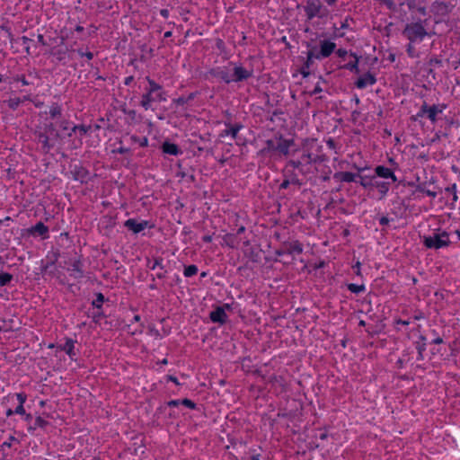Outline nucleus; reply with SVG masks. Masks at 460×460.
Returning a JSON list of instances; mask_svg holds the SVG:
<instances>
[{
    "mask_svg": "<svg viewBox=\"0 0 460 460\" xmlns=\"http://www.w3.org/2000/svg\"><path fill=\"white\" fill-rule=\"evenodd\" d=\"M234 225L232 224V248L241 250L244 256L252 261H259V251L250 243L252 231H247L249 224L246 214L238 212L234 215Z\"/></svg>",
    "mask_w": 460,
    "mask_h": 460,
    "instance_id": "1",
    "label": "nucleus"
},
{
    "mask_svg": "<svg viewBox=\"0 0 460 460\" xmlns=\"http://www.w3.org/2000/svg\"><path fill=\"white\" fill-rule=\"evenodd\" d=\"M293 145V139H286L282 135L275 136L273 138L265 141V146L259 151L258 155L270 158L277 155L287 156L289 154L290 146Z\"/></svg>",
    "mask_w": 460,
    "mask_h": 460,
    "instance_id": "2",
    "label": "nucleus"
},
{
    "mask_svg": "<svg viewBox=\"0 0 460 460\" xmlns=\"http://www.w3.org/2000/svg\"><path fill=\"white\" fill-rule=\"evenodd\" d=\"M421 20L407 23L402 31V35L410 42L422 41L423 39L428 35V32L422 23Z\"/></svg>",
    "mask_w": 460,
    "mask_h": 460,
    "instance_id": "3",
    "label": "nucleus"
},
{
    "mask_svg": "<svg viewBox=\"0 0 460 460\" xmlns=\"http://www.w3.org/2000/svg\"><path fill=\"white\" fill-rule=\"evenodd\" d=\"M450 243L449 234L447 231L433 233L431 235L423 236V244L428 249L438 250L449 246Z\"/></svg>",
    "mask_w": 460,
    "mask_h": 460,
    "instance_id": "4",
    "label": "nucleus"
},
{
    "mask_svg": "<svg viewBox=\"0 0 460 460\" xmlns=\"http://www.w3.org/2000/svg\"><path fill=\"white\" fill-rule=\"evenodd\" d=\"M306 47L308 49L306 59L300 69V74L303 77H307L310 75L311 66L314 64V59H315L314 50H317V46L313 41L306 42Z\"/></svg>",
    "mask_w": 460,
    "mask_h": 460,
    "instance_id": "5",
    "label": "nucleus"
},
{
    "mask_svg": "<svg viewBox=\"0 0 460 460\" xmlns=\"http://www.w3.org/2000/svg\"><path fill=\"white\" fill-rule=\"evenodd\" d=\"M320 49L314 50L315 59L322 60L329 58L336 49V43L329 40H320Z\"/></svg>",
    "mask_w": 460,
    "mask_h": 460,
    "instance_id": "6",
    "label": "nucleus"
},
{
    "mask_svg": "<svg viewBox=\"0 0 460 460\" xmlns=\"http://www.w3.org/2000/svg\"><path fill=\"white\" fill-rule=\"evenodd\" d=\"M38 143L41 145L40 149L43 154H48L54 146L55 142L52 141L51 136L46 134L43 130L37 128L34 132Z\"/></svg>",
    "mask_w": 460,
    "mask_h": 460,
    "instance_id": "7",
    "label": "nucleus"
},
{
    "mask_svg": "<svg viewBox=\"0 0 460 460\" xmlns=\"http://www.w3.org/2000/svg\"><path fill=\"white\" fill-rule=\"evenodd\" d=\"M95 296L96 298L92 302V305L96 311L93 313L92 318L93 323H100L101 319L106 317L102 311V304L105 301V297L101 292L96 293Z\"/></svg>",
    "mask_w": 460,
    "mask_h": 460,
    "instance_id": "8",
    "label": "nucleus"
},
{
    "mask_svg": "<svg viewBox=\"0 0 460 460\" xmlns=\"http://www.w3.org/2000/svg\"><path fill=\"white\" fill-rule=\"evenodd\" d=\"M453 8L454 5L450 3L437 0L432 3L430 6V12L436 16L444 17L448 15Z\"/></svg>",
    "mask_w": 460,
    "mask_h": 460,
    "instance_id": "9",
    "label": "nucleus"
},
{
    "mask_svg": "<svg viewBox=\"0 0 460 460\" xmlns=\"http://www.w3.org/2000/svg\"><path fill=\"white\" fill-rule=\"evenodd\" d=\"M321 0H306V4L304 6V11L308 20H312L320 15L322 9Z\"/></svg>",
    "mask_w": 460,
    "mask_h": 460,
    "instance_id": "10",
    "label": "nucleus"
},
{
    "mask_svg": "<svg viewBox=\"0 0 460 460\" xmlns=\"http://www.w3.org/2000/svg\"><path fill=\"white\" fill-rule=\"evenodd\" d=\"M353 167L358 171V183H359L364 189H373V182L376 179L375 173L373 175L364 174L366 167H358L353 164Z\"/></svg>",
    "mask_w": 460,
    "mask_h": 460,
    "instance_id": "11",
    "label": "nucleus"
},
{
    "mask_svg": "<svg viewBox=\"0 0 460 460\" xmlns=\"http://www.w3.org/2000/svg\"><path fill=\"white\" fill-rule=\"evenodd\" d=\"M72 167L70 172L72 174V177L75 181H78L81 183L87 182L89 180V171L84 167L81 163L75 164L74 166L70 165Z\"/></svg>",
    "mask_w": 460,
    "mask_h": 460,
    "instance_id": "12",
    "label": "nucleus"
},
{
    "mask_svg": "<svg viewBox=\"0 0 460 460\" xmlns=\"http://www.w3.org/2000/svg\"><path fill=\"white\" fill-rule=\"evenodd\" d=\"M208 75L211 78L217 79V81H222L226 84L230 83V75L226 66L213 67L208 72Z\"/></svg>",
    "mask_w": 460,
    "mask_h": 460,
    "instance_id": "13",
    "label": "nucleus"
},
{
    "mask_svg": "<svg viewBox=\"0 0 460 460\" xmlns=\"http://www.w3.org/2000/svg\"><path fill=\"white\" fill-rule=\"evenodd\" d=\"M225 309L230 310V304H225L222 307L218 306L209 314V318L213 323H224L227 320V314Z\"/></svg>",
    "mask_w": 460,
    "mask_h": 460,
    "instance_id": "14",
    "label": "nucleus"
},
{
    "mask_svg": "<svg viewBox=\"0 0 460 460\" xmlns=\"http://www.w3.org/2000/svg\"><path fill=\"white\" fill-rule=\"evenodd\" d=\"M148 223L146 220L138 222L135 218H129L124 222V226L133 232V234H138L147 227Z\"/></svg>",
    "mask_w": 460,
    "mask_h": 460,
    "instance_id": "15",
    "label": "nucleus"
},
{
    "mask_svg": "<svg viewBox=\"0 0 460 460\" xmlns=\"http://www.w3.org/2000/svg\"><path fill=\"white\" fill-rule=\"evenodd\" d=\"M242 131H247L243 126L240 124L232 125V138L235 140V144L243 146L247 143V138Z\"/></svg>",
    "mask_w": 460,
    "mask_h": 460,
    "instance_id": "16",
    "label": "nucleus"
},
{
    "mask_svg": "<svg viewBox=\"0 0 460 460\" xmlns=\"http://www.w3.org/2000/svg\"><path fill=\"white\" fill-rule=\"evenodd\" d=\"M71 267L67 268V270L70 271V276L75 279H82L84 276V263L81 258H78L71 262Z\"/></svg>",
    "mask_w": 460,
    "mask_h": 460,
    "instance_id": "17",
    "label": "nucleus"
},
{
    "mask_svg": "<svg viewBox=\"0 0 460 460\" xmlns=\"http://www.w3.org/2000/svg\"><path fill=\"white\" fill-rule=\"evenodd\" d=\"M167 100L166 98V93L164 91H160L159 93H154L151 95L150 101H146L144 99V94L142 95L140 105L143 107L146 111L149 110L152 106V103L155 102H165Z\"/></svg>",
    "mask_w": 460,
    "mask_h": 460,
    "instance_id": "18",
    "label": "nucleus"
},
{
    "mask_svg": "<svg viewBox=\"0 0 460 460\" xmlns=\"http://www.w3.org/2000/svg\"><path fill=\"white\" fill-rule=\"evenodd\" d=\"M376 83V78L374 74L371 72H367L358 78V80L355 82L356 87L358 89H364L367 85H373Z\"/></svg>",
    "mask_w": 460,
    "mask_h": 460,
    "instance_id": "19",
    "label": "nucleus"
},
{
    "mask_svg": "<svg viewBox=\"0 0 460 460\" xmlns=\"http://www.w3.org/2000/svg\"><path fill=\"white\" fill-rule=\"evenodd\" d=\"M252 75V70H247L244 67L238 66H234L232 74V81L240 82L250 78Z\"/></svg>",
    "mask_w": 460,
    "mask_h": 460,
    "instance_id": "20",
    "label": "nucleus"
},
{
    "mask_svg": "<svg viewBox=\"0 0 460 460\" xmlns=\"http://www.w3.org/2000/svg\"><path fill=\"white\" fill-rule=\"evenodd\" d=\"M282 246L285 247L287 254H301L303 252V244L296 240L294 242L283 241Z\"/></svg>",
    "mask_w": 460,
    "mask_h": 460,
    "instance_id": "21",
    "label": "nucleus"
},
{
    "mask_svg": "<svg viewBox=\"0 0 460 460\" xmlns=\"http://www.w3.org/2000/svg\"><path fill=\"white\" fill-rule=\"evenodd\" d=\"M375 175L376 177L384 178V179H390L393 182L397 181V177L394 173V172L384 165H377L375 168Z\"/></svg>",
    "mask_w": 460,
    "mask_h": 460,
    "instance_id": "22",
    "label": "nucleus"
},
{
    "mask_svg": "<svg viewBox=\"0 0 460 460\" xmlns=\"http://www.w3.org/2000/svg\"><path fill=\"white\" fill-rule=\"evenodd\" d=\"M146 81L149 84L148 88H146V93H144V99L147 102L150 101L151 95L154 93H159L163 90V86L157 84L155 80L151 79L149 76H146Z\"/></svg>",
    "mask_w": 460,
    "mask_h": 460,
    "instance_id": "23",
    "label": "nucleus"
},
{
    "mask_svg": "<svg viewBox=\"0 0 460 460\" xmlns=\"http://www.w3.org/2000/svg\"><path fill=\"white\" fill-rule=\"evenodd\" d=\"M358 172H337L333 174V179L341 182H358Z\"/></svg>",
    "mask_w": 460,
    "mask_h": 460,
    "instance_id": "24",
    "label": "nucleus"
},
{
    "mask_svg": "<svg viewBox=\"0 0 460 460\" xmlns=\"http://www.w3.org/2000/svg\"><path fill=\"white\" fill-rule=\"evenodd\" d=\"M446 107V104H433L432 106H429L426 118L432 123H435L438 120V115L441 114Z\"/></svg>",
    "mask_w": 460,
    "mask_h": 460,
    "instance_id": "25",
    "label": "nucleus"
},
{
    "mask_svg": "<svg viewBox=\"0 0 460 460\" xmlns=\"http://www.w3.org/2000/svg\"><path fill=\"white\" fill-rule=\"evenodd\" d=\"M161 148H162L163 153L165 155H178L182 154V150L179 147L178 145L169 142V141H164L162 144Z\"/></svg>",
    "mask_w": 460,
    "mask_h": 460,
    "instance_id": "26",
    "label": "nucleus"
},
{
    "mask_svg": "<svg viewBox=\"0 0 460 460\" xmlns=\"http://www.w3.org/2000/svg\"><path fill=\"white\" fill-rule=\"evenodd\" d=\"M29 233L32 235L41 236L42 238L48 237L49 227L41 221H39L35 226L29 229Z\"/></svg>",
    "mask_w": 460,
    "mask_h": 460,
    "instance_id": "27",
    "label": "nucleus"
},
{
    "mask_svg": "<svg viewBox=\"0 0 460 460\" xmlns=\"http://www.w3.org/2000/svg\"><path fill=\"white\" fill-rule=\"evenodd\" d=\"M373 188L377 189L381 194V199L386 196L390 189V182L384 181H377L376 178L374 180Z\"/></svg>",
    "mask_w": 460,
    "mask_h": 460,
    "instance_id": "28",
    "label": "nucleus"
},
{
    "mask_svg": "<svg viewBox=\"0 0 460 460\" xmlns=\"http://www.w3.org/2000/svg\"><path fill=\"white\" fill-rule=\"evenodd\" d=\"M349 56L354 58V60L343 65L341 67L343 69H347L351 72H354L356 74L359 73V69H358L359 57H358V55L354 52H350Z\"/></svg>",
    "mask_w": 460,
    "mask_h": 460,
    "instance_id": "29",
    "label": "nucleus"
},
{
    "mask_svg": "<svg viewBox=\"0 0 460 460\" xmlns=\"http://www.w3.org/2000/svg\"><path fill=\"white\" fill-rule=\"evenodd\" d=\"M75 342V341L73 339L66 338L65 344L59 346L60 349L65 351L71 358L75 356V352L74 350Z\"/></svg>",
    "mask_w": 460,
    "mask_h": 460,
    "instance_id": "30",
    "label": "nucleus"
},
{
    "mask_svg": "<svg viewBox=\"0 0 460 460\" xmlns=\"http://www.w3.org/2000/svg\"><path fill=\"white\" fill-rule=\"evenodd\" d=\"M442 59L434 56L431 57L427 65L429 66V68L427 70L429 75H431L433 78H435V73H434V66H442Z\"/></svg>",
    "mask_w": 460,
    "mask_h": 460,
    "instance_id": "31",
    "label": "nucleus"
},
{
    "mask_svg": "<svg viewBox=\"0 0 460 460\" xmlns=\"http://www.w3.org/2000/svg\"><path fill=\"white\" fill-rule=\"evenodd\" d=\"M49 425V422L44 420L41 416H38L33 425H30L28 427L29 431H34L37 428L46 429L47 426Z\"/></svg>",
    "mask_w": 460,
    "mask_h": 460,
    "instance_id": "32",
    "label": "nucleus"
},
{
    "mask_svg": "<svg viewBox=\"0 0 460 460\" xmlns=\"http://www.w3.org/2000/svg\"><path fill=\"white\" fill-rule=\"evenodd\" d=\"M49 114L51 119H58L62 115V108L58 102H54L51 104L49 108Z\"/></svg>",
    "mask_w": 460,
    "mask_h": 460,
    "instance_id": "33",
    "label": "nucleus"
},
{
    "mask_svg": "<svg viewBox=\"0 0 460 460\" xmlns=\"http://www.w3.org/2000/svg\"><path fill=\"white\" fill-rule=\"evenodd\" d=\"M288 165L294 169H298L303 175H307V171H304V167H305V165L302 163L300 158L297 160H289Z\"/></svg>",
    "mask_w": 460,
    "mask_h": 460,
    "instance_id": "34",
    "label": "nucleus"
},
{
    "mask_svg": "<svg viewBox=\"0 0 460 460\" xmlns=\"http://www.w3.org/2000/svg\"><path fill=\"white\" fill-rule=\"evenodd\" d=\"M91 129V126H85L84 124L82 125H75L71 128L70 132L67 134L68 137H72L73 133L76 132L77 130L81 133V135H85L89 132Z\"/></svg>",
    "mask_w": 460,
    "mask_h": 460,
    "instance_id": "35",
    "label": "nucleus"
},
{
    "mask_svg": "<svg viewBox=\"0 0 460 460\" xmlns=\"http://www.w3.org/2000/svg\"><path fill=\"white\" fill-rule=\"evenodd\" d=\"M347 288L351 293H354V294H359L366 290V287L364 284L358 285V284H354V283H349V284H347Z\"/></svg>",
    "mask_w": 460,
    "mask_h": 460,
    "instance_id": "36",
    "label": "nucleus"
},
{
    "mask_svg": "<svg viewBox=\"0 0 460 460\" xmlns=\"http://www.w3.org/2000/svg\"><path fill=\"white\" fill-rule=\"evenodd\" d=\"M38 128H40L41 130H43L46 134H49L50 136H52L53 134H56V130H57L56 126L52 122L44 123L43 126H40Z\"/></svg>",
    "mask_w": 460,
    "mask_h": 460,
    "instance_id": "37",
    "label": "nucleus"
},
{
    "mask_svg": "<svg viewBox=\"0 0 460 460\" xmlns=\"http://www.w3.org/2000/svg\"><path fill=\"white\" fill-rule=\"evenodd\" d=\"M4 102L7 103L8 107L12 111H16L18 109V107L20 106V104L22 102V101L21 98L16 97V98H11V99L5 101Z\"/></svg>",
    "mask_w": 460,
    "mask_h": 460,
    "instance_id": "38",
    "label": "nucleus"
},
{
    "mask_svg": "<svg viewBox=\"0 0 460 460\" xmlns=\"http://www.w3.org/2000/svg\"><path fill=\"white\" fill-rule=\"evenodd\" d=\"M198 273V267L194 264L184 267L183 274L185 277L190 278Z\"/></svg>",
    "mask_w": 460,
    "mask_h": 460,
    "instance_id": "39",
    "label": "nucleus"
},
{
    "mask_svg": "<svg viewBox=\"0 0 460 460\" xmlns=\"http://www.w3.org/2000/svg\"><path fill=\"white\" fill-rule=\"evenodd\" d=\"M13 279V275L8 272L0 273V287L8 285Z\"/></svg>",
    "mask_w": 460,
    "mask_h": 460,
    "instance_id": "40",
    "label": "nucleus"
},
{
    "mask_svg": "<svg viewBox=\"0 0 460 460\" xmlns=\"http://www.w3.org/2000/svg\"><path fill=\"white\" fill-rule=\"evenodd\" d=\"M445 193L447 195L452 196V201L456 202L457 200V195H456V184L454 183L445 189Z\"/></svg>",
    "mask_w": 460,
    "mask_h": 460,
    "instance_id": "41",
    "label": "nucleus"
},
{
    "mask_svg": "<svg viewBox=\"0 0 460 460\" xmlns=\"http://www.w3.org/2000/svg\"><path fill=\"white\" fill-rule=\"evenodd\" d=\"M13 82H20L22 85H30L32 84L33 82L27 80L26 76L24 75H15L12 77V83Z\"/></svg>",
    "mask_w": 460,
    "mask_h": 460,
    "instance_id": "42",
    "label": "nucleus"
},
{
    "mask_svg": "<svg viewBox=\"0 0 460 460\" xmlns=\"http://www.w3.org/2000/svg\"><path fill=\"white\" fill-rule=\"evenodd\" d=\"M426 341H427L426 336L420 335L419 341L415 342L416 349L417 350H423V351H425L426 350V346H427Z\"/></svg>",
    "mask_w": 460,
    "mask_h": 460,
    "instance_id": "43",
    "label": "nucleus"
},
{
    "mask_svg": "<svg viewBox=\"0 0 460 460\" xmlns=\"http://www.w3.org/2000/svg\"><path fill=\"white\" fill-rule=\"evenodd\" d=\"M313 154L311 153H303L300 156L302 163L306 165H311L313 164Z\"/></svg>",
    "mask_w": 460,
    "mask_h": 460,
    "instance_id": "44",
    "label": "nucleus"
},
{
    "mask_svg": "<svg viewBox=\"0 0 460 460\" xmlns=\"http://www.w3.org/2000/svg\"><path fill=\"white\" fill-rule=\"evenodd\" d=\"M428 103L426 102H423L422 105L420 107L419 111L416 114V118H424L427 117V111L429 110Z\"/></svg>",
    "mask_w": 460,
    "mask_h": 460,
    "instance_id": "45",
    "label": "nucleus"
},
{
    "mask_svg": "<svg viewBox=\"0 0 460 460\" xmlns=\"http://www.w3.org/2000/svg\"><path fill=\"white\" fill-rule=\"evenodd\" d=\"M430 333L433 336V339L431 341L432 344H442L444 342L443 338L439 336V334L435 329L431 330Z\"/></svg>",
    "mask_w": 460,
    "mask_h": 460,
    "instance_id": "46",
    "label": "nucleus"
},
{
    "mask_svg": "<svg viewBox=\"0 0 460 460\" xmlns=\"http://www.w3.org/2000/svg\"><path fill=\"white\" fill-rule=\"evenodd\" d=\"M131 139L134 141V142H137L139 144L140 146L142 147H145V146H147L148 145V139L146 137H138L137 136H132L131 137Z\"/></svg>",
    "mask_w": 460,
    "mask_h": 460,
    "instance_id": "47",
    "label": "nucleus"
},
{
    "mask_svg": "<svg viewBox=\"0 0 460 460\" xmlns=\"http://www.w3.org/2000/svg\"><path fill=\"white\" fill-rule=\"evenodd\" d=\"M353 19L350 16H347L344 21L341 22L340 29L334 27L335 31L338 30L348 29L349 27V22H352Z\"/></svg>",
    "mask_w": 460,
    "mask_h": 460,
    "instance_id": "48",
    "label": "nucleus"
},
{
    "mask_svg": "<svg viewBox=\"0 0 460 460\" xmlns=\"http://www.w3.org/2000/svg\"><path fill=\"white\" fill-rule=\"evenodd\" d=\"M328 160L325 155H313V164H320Z\"/></svg>",
    "mask_w": 460,
    "mask_h": 460,
    "instance_id": "49",
    "label": "nucleus"
},
{
    "mask_svg": "<svg viewBox=\"0 0 460 460\" xmlns=\"http://www.w3.org/2000/svg\"><path fill=\"white\" fill-rule=\"evenodd\" d=\"M181 404H182L190 409L196 408V403L193 401L187 399V398L181 400Z\"/></svg>",
    "mask_w": 460,
    "mask_h": 460,
    "instance_id": "50",
    "label": "nucleus"
},
{
    "mask_svg": "<svg viewBox=\"0 0 460 460\" xmlns=\"http://www.w3.org/2000/svg\"><path fill=\"white\" fill-rule=\"evenodd\" d=\"M412 43L413 42H409V44L407 45V49H406V52H407L408 56L411 58L415 57V49H414Z\"/></svg>",
    "mask_w": 460,
    "mask_h": 460,
    "instance_id": "51",
    "label": "nucleus"
},
{
    "mask_svg": "<svg viewBox=\"0 0 460 460\" xmlns=\"http://www.w3.org/2000/svg\"><path fill=\"white\" fill-rule=\"evenodd\" d=\"M163 258L158 257L154 260L153 267H150L151 270H155L156 267H160L161 270L164 269V266L162 265Z\"/></svg>",
    "mask_w": 460,
    "mask_h": 460,
    "instance_id": "52",
    "label": "nucleus"
},
{
    "mask_svg": "<svg viewBox=\"0 0 460 460\" xmlns=\"http://www.w3.org/2000/svg\"><path fill=\"white\" fill-rule=\"evenodd\" d=\"M16 397H17V400L19 402V404H22V405H23V403L27 400V394H24V393H18V394H16Z\"/></svg>",
    "mask_w": 460,
    "mask_h": 460,
    "instance_id": "53",
    "label": "nucleus"
},
{
    "mask_svg": "<svg viewBox=\"0 0 460 460\" xmlns=\"http://www.w3.org/2000/svg\"><path fill=\"white\" fill-rule=\"evenodd\" d=\"M13 441H16L19 443V440L13 437V436H10L9 438H8V441H4L3 444H2V447H12V442Z\"/></svg>",
    "mask_w": 460,
    "mask_h": 460,
    "instance_id": "54",
    "label": "nucleus"
},
{
    "mask_svg": "<svg viewBox=\"0 0 460 460\" xmlns=\"http://www.w3.org/2000/svg\"><path fill=\"white\" fill-rule=\"evenodd\" d=\"M173 102L179 106H183L184 104L188 103L187 99L184 96L174 99Z\"/></svg>",
    "mask_w": 460,
    "mask_h": 460,
    "instance_id": "55",
    "label": "nucleus"
},
{
    "mask_svg": "<svg viewBox=\"0 0 460 460\" xmlns=\"http://www.w3.org/2000/svg\"><path fill=\"white\" fill-rule=\"evenodd\" d=\"M69 124H70V122L67 119H63L59 123V128L64 131L68 130Z\"/></svg>",
    "mask_w": 460,
    "mask_h": 460,
    "instance_id": "56",
    "label": "nucleus"
},
{
    "mask_svg": "<svg viewBox=\"0 0 460 460\" xmlns=\"http://www.w3.org/2000/svg\"><path fill=\"white\" fill-rule=\"evenodd\" d=\"M121 111L124 114L128 115L131 119H135L136 114H137L135 110H127V109L123 108V109H121Z\"/></svg>",
    "mask_w": 460,
    "mask_h": 460,
    "instance_id": "57",
    "label": "nucleus"
},
{
    "mask_svg": "<svg viewBox=\"0 0 460 460\" xmlns=\"http://www.w3.org/2000/svg\"><path fill=\"white\" fill-rule=\"evenodd\" d=\"M338 57L341 58H345V57L348 55V51L345 49H335L334 51Z\"/></svg>",
    "mask_w": 460,
    "mask_h": 460,
    "instance_id": "58",
    "label": "nucleus"
},
{
    "mask_svg": "<svg viewBox=\"0 0 460 460\" xmlns=\"http://www.w3.org/2000/svg\"><path fill=\"white\" fill-rule=\"evenodd\" d=\"M426 182H423V183H420L419 185H417L416 187V190L418 192H422V193H425L426 194V191L429 190L427 188H426Z\"/></svg>",
    "mask_w": 460,
    "mask_h": 460,
    "instance_id": "59",
    "label": "nucleus"
},
{
    "mask_svg": "<svg viewBox=\"0 0 460 460\" xmlns=\"http://www.w3.org/2000/svg\"><path fill=\"white\" fill-rule=\"evenodd\" d=\"M112 152L113 153H118V154H129L130 153V149L127 148V147L120 146V147L113 150Z\"/></svg>",
    "mask_w": 460,
    "mask_h": 460,
    "instance_id": "60",
    "label": "nucleus"
},
{
    "mask_svg": "<svg viewBox=\"0 0 460 460\" xmlns=\"http://www.w3.org/2000/svg\"><path fill=\"white\" fill-rule=\"evenodd\" d=\"M14 412H15V414H20V415H23V414H25V409H24L23 405L19 404V405L14 409Z\"/></svg>",
    "mask_w": 460,
    "mask_h": 460,
    "instance_id": "61",
    "label": "nucleus"
},
{
    "mask_svg": "<svg viewBox=\"0 0 460 460\" xmlns=\"http://www.w3.org/2000/svg\"><path fill=\"white\" fill-rule=\"evenodd\" d=\"M79 55H80L81 57H85V58H86L87 59H89V60H91V59H93V54L92 52H90V51H88V52H83V51L79 50Z\"/></svg>",
    "mask_w": 460,
    "mask_h": 460,
    "instance_id": "62",
    "label": "nucleus"
},
{
    "mask_svg": "<svg viewBox=\"0 0 460 460\" xmlns=\"http://www.w3.org/2000/svg\"><path fill=\"white\" fill-rule=\"evenodd\" d=\"M389 222H390V220L387 217L383 216L379 218V224L381 226H387L389 224Z\"/></svg>",
    "mask_w": 460,
    "mask_h": 460,
    "instance_id": "63",
    "label": "nucleus"
},
{
    "mask_svg": "<svg viewBox=\"0 0 460 460\" xmlns=\"http://www.w3.org/2000/svg\"><path fill=\"white\" fill-rule=\"evenodd\" d=\"M181 404V400H172L167 402V406L169 407H176Z\"/></svg>",
    "mask_w": 460,
    "mask_h": 460,
    "instance_id": "64",
    "label": "nucleus"
}]
</instances>
